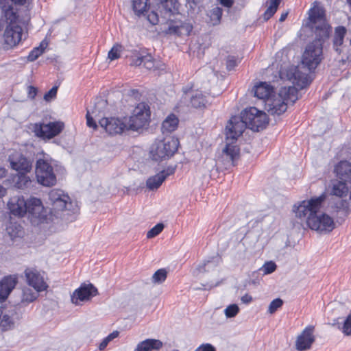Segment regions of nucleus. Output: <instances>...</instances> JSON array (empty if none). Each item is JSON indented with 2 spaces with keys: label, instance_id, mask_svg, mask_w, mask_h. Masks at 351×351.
Listing matches in <instances>:
<instances>
[{
  "label": "nucleus",
  "instance_id": "1",
  "mask_svg": "<svg viewBox=\"0 0 351 351\" xmlns=\"http://www.w3.org/2000/svg\"><path fill=\"white\" fill-rule=\"evenodd\" d=\"M326 198V194L323 193L318 197L301 202L297 207L294 206L295 216L305 219L307 226L313 230L319 232H331L335 228L333 219L328 215L320 212Z\"/></svg>",
  "mask_w": 351,
  "mask_h": 351
},
{
  "label": "nucleus",
  "instance_id": "2",
  "mask_svg": "<svg viewBox=\"0 0 351 351\" xmlns=\"http://www.w3.org/2000/svg\"><path fill=\"white\" fill-rule=\"evenodd\" d=\"M247 128L243 119L234 116L228 121L226 125V147L223 149L221 159L223 161L226 169L234 167L237 161L239 159L240 149L234 143L240 136L245 128Z\"/></svg>",
  "mask_w": 351,
  "mask_h": 351
},
{
  "label": "nucleus",
  "instance_id": "3",
  "mask_svg": "<svg viewBox=\"0 0 351 351\" xmlns=\"http://www.w3.org/2000/svg\"><path fill=\"white\" fill-rule=\"evenodd\" d=\"M160 8L169 16L168 34L181 35L184 32L189 34L193 26L182 21V14L178 12V0H160Z\"/></svg>",
  "mask_w": 351,
  "mask_h": 351
},
{
  "label": "nucleus",
  "instance_id": "4",
  "mask_svg": "<svg viewBox=\"0 0 351 351\" xmlns=\"http://www.w3.org/2000/svg\"><path fill=\"white\" fill-rule=\"evenodd\" d=\"M298 99L295 86L282 87L277 97L265 101V109L272 115H280L287 110L289 104H293Z\"/></svg>",
  "mask_w": 351,
  "mask_h": 351
},
{
  "label": "nucleus",
  "instance_id": "5",
  "mask_svg": "<svg viewBox=\"0 0 351 351\" xmlns=\"http://www.w3.org/2000/svg\"><path fill=\"white\" fill-rule=\"evenodd\" d=\"M179 145L178 139L167 137L156 140L151 146L149 154L153 160L161 161L171 157L177 151Z\"/></svg>",
  "mask_w": 351,
  "mask_h": 351
},
{
  "label": "nucleus",
  "instance_id": "6",
  "mask_svg": "<svg viewBox=\"0 0 351 351\" xmlns=\"http://www.w3.org/2000/svg\"><path fill=\"white\" fill-rule=\"evenodd\" d=\"M49 203L55 211H68L75 215L78 211L77 206L71 201L70 197L60 189H52L48 193Z\"/></svg>",
  "mask_w": 351,
  "mask_h": 351
},
{
  "label": "nucleus",
  "instance_id": "7",
  "mask_svg": "<svg viewBox=\"0 0 351 351\" xmlns=\"http://www.w3.org/2000/svg\"><path fill=\"white\" fill-rule=\"evenodd\" d=\"M35 173L38 183L43 186H53L57 182L53 168L51 162L45 156L44 158L37 160Z\"/></svg>",
  "mask_w": 351,
  "mask_h": 351
},
{
  "label": "nucleus",
  "instance_id": "8",
  "mask_svg": "<svg viewBox=\"0 0 351 351\" xmlns=\"http://www.w3.org/2000/svg\"><path fill=\"white\" fill-rule=\"evenodd\" d=\"M241 115L247 128L253 131L258 132L263 130L269 122L267 114L255 107L244 109Z\"/></svg>",
  "mask_w": 351,
  "mask_h": 351
},
{
  "label": "nucleus",
  "instance_id": "9",
  "mask_svg": "<svg viewBox=\"0 0 351 351\" xmlns=\"http://www.w3.org/2000/svg\"><path fill=\"white\" fill-rule=\"evenodd\" d=\"M322 44L319 40H313L306 47L302 54V64L308 71L315 70L322 59Z\"/></svg>",
  "mask_w": 351,
  "mask_h": 351
},
{
  "label": "nucleus",
  "instance_id": "10",
  "mask_svg": "<svg viewBox=\"0 0 351 351\" xmlns=\"http://www.w3.org/2000/svg\"><path fill=\"white\" fill-rule=\"evenodd\" d=\"M64 128L62 121L38 122L32 125L35 136L43 140H50L60 134Z\"/></svg>",
  "mask_w": 351,
  "mask_h": 351
},
{
  "label": "nucleus",
  "instance_id": "11",
  "mask_svg": "<svg viewBox=\"0 0 351 351\" xmlns=\"http://www.w3.org/2000/svg\"><path fill=\"white\" fill-rule=\"evenodd\" d=\"M150 117L149 106L145 103H140L134 108L133 114L128 120V129L137 131L145 127Z\"/></svg>",
  "mask_w": 351,
  "mask_h": 351
},
{
  "label": "nucleus",
  "instance_id": "12",
  "mask_svg": "<svg viewBox=\"0 0 351 351\" xmlns=\"http://www.w3.org/2000/svg\"><path fill=\"white\" fill-rule=\"evenodd\" d=\"M128 118L123 119L110 117H104L99 121V125L103 128L110 135L120 134L125 130H128Z\"/></svg>",
  "mask_w": 351,
  "mask_h": 351
},
{
  "label": "nucleus",
  "instance_id": "13",
  "mask_svg": "<svg viewBox=\"0 0 351 351\" xmlns=\"http://www.w3.org/2000/svg\"><path fill=\"white\" fill-rule=\"evenodd\" d=\"M9 162L12 169L19 174L27 173L32 169L33 161L19 152H14L10 155Z\"/></svg>",
  "mask_w": 351,
  "mask_h": 351
},
{
  "label": "nucleus",
  "instance_id": "14",
  "mask_svg": "<svg viewBox=\"0 0 351 351\" xmlns=\"http://www.w3.org/2000/svg\"><path fill=\"white\" fill-rule=\"evenodd\" d=\"M97 294V289L93 284H82L71 295V302L77 305L80 302L89 300Z\"/></svg>",
  "mask_w": 351,
  "mask_h": 351
},
{
  "label": "nucleus",
  "instance_id": "15",
  "mask_svg": "<svg viewBox=\"0 0 351 351\" xmlns=\"http://www.w3.org/2000/svg\"><path fill=\"white\" fill-rule=\"evenodd\" d=\"M23 34L22 27L17 24H9L4 32V43L8 47L16 46L21 40Z\"/></svg>",
  "mask_w": 351,
  "mask_h": 351
},
{
  "label": "nucleus",
  "instance_id": "16",
  "mask_svg": "<svg viewBox=\"0 0 351 351\" xmlns=\"http://www.w3.org/2000/svg\"><path fill=\"white\" fill-rule=\"evenodd\" d=\"M25 276L27 284L32 287L37 292L45 291L47 285L40 272L34 268H27L25 270Z\"/></svg>",
  "mask_w": 351,
  "mask_h": 351
},
{
  "label": "nucleus",
  "instance_id": "17",
  "mask_svg": "<svg viewBox=\"0 0 351 351\" xmlns=\"http://www.w3.org/2000/svg\"><path fill=\"white\" fill-rule=\"evenodd\" d=\"M27 213L32 217L44 220L47 218V210L42 202L36 197H31L26 200Z\"/></svg>",
  "mask_w": 351,
  "mask_h": 351
},
{
  "label": "nucleus",
  "instance_id": "18",
  "mask_svg": "<svg viewBox=\"0 0 351 351\" xmlns=\"http://www.w3.org/2000/svg\"><path fill=\"white\" fill-rule=\"evenodd\" d=\"M313 331L314 327L308 326L302 330L301 334L298 335L295 342V346L298 350L303 351L311 348L315 341Z\"/></svg>",
  "mask_w": 351,
  "mask_h": 351
},
{
  "label": "nucleus",
  "instance_id": "19",
  "mask_svg": "<svg viewBox=\"0 0 351 351\" xmlns=\"http://www.w3.org/2000/svg\"><path fill=\"white\" fill-rule=\"evenodd\" d=\"M8 208L12 215L23 217L27 213L26 200L21 195L13 196L8 202Z\"/></svg>",
  "mask_w": 351,
  "mask_h": 351
},
{
  "label": "nucleus",
  "instance_id": "20",
  "mask_svg": "<svg viewBox=\"0 0 351 351\" xmlns=\"http://www.w3.org/2000/svg\"><path fill=\"white\" fill-rule=\"evenodd\" d=\"M17 283V277L14 275L5 276L0 281V302H4L15 287Z\"/></svg>",
  "mask_w": 351,
  "mask_h": 351
},
{
  "label": "nucleus",
  "instance_id": "21",
  "mask_svg": "<svg viewBox=\"0 0 351 351\" xmlns=\"http://www.w3.org/2000/svg\"><path fill=\"white\" fill-rule=\"evenodd\" d=\"M337 176L341 180L351 182V163L346 161H340L335 167Z\"/></svg>",
  "mask_w": 351,
  "mask_h": 351
},
{
  "label": "nucleus",
  "instance_id": "22",
  "mask_svg": "<svg viewBox=\"0 0 351 351\" xmlns=\"http://www.w3.org/2000/svg\"><path fill=\"white\" fill-rule=\"evenodd\" d=\"M162 342L159 339H147L139 342L134 351L158 350L162 347Z\"/></svg>",
  "mask_w": 351,
  "mask_h": 351
},
{
  "label": "nucleus",
  "instance_id": "23",
  "mask_svg": "<svg viewBox=\"0 0 351 351\" xmlns=\"http://www.w3.org/2000/svg\"><path fill=\"white\" fill-rule=\"evenodd\" d=\"M273 90V87L267 82H261L254 87V96L265 101L270 98Z\"/></svg>",
  "mask_w": 351,
  "mask_h": 351
},
{
  "label": "nucleus",
  "instance_id": "24",
  "mask_svg": "<svg viewBox=\"0 0 351 351\" xmlns=\"http://www.w3.org/2000/svg\"><path fill=\"white\" fill-rule=\"evenodd\" d=\"M0 8L2 13L9 24H16L18 15L14 10L12 5L6 2V0H0Z\"/></svg>",
  "mask_w": 351,
  "mask_h": 351
},
{
  "label": "nucleus",
  "instance_id": "25",
  "mask_svg": "<svg viewBox=\"0 0 351 351\" xmlns=\"http://www.w3.org/2000/svg\"><path fill=\"white\" fill-rule=\"evenodd\" d=\"M190 103L193 108L199 109L206 108L209 104L206 95L199 90L191 93Z\"/></svg>",
  "mask_w": 351,
  "mask_h": 351
},
{
  "label": "nucleus",
  "instance_id": "26",
  "mask_svg": "<svg viewBox=\"0 0 351 351\" xmlns=\"http://www.w3.org/2000/svg\"><path fill=\"white\" fill-rule=\"evenodd\" d=\"M328 208L332 214L339 212L347 214L349 210L348 202L346 200L332 197L329 202Z\"/></svg>",
  "mask_w": 351,
  "mask_h": 351
},
{
  "label": "nucleus",
  "instance_id": "27",
  "mask_svg": "<svg viewBox=\"0 0 351 351\" xmlns=\"http://www.w3.org/2000/svg\"><path fill=\"white\" fill-rule=\"evenodd\" d=\"M291 79L293 84L300 89L306 87L311 83L308 75L302 73L298 68L295 69Z\"/></svg>",
  "mask_w": 351,
  "mask_h": 351
},
{
  "label": "nucleus",
  "instance_id": "28",
  "mask_svg": "<svg viewBox=\"0 0 351 351\" xmlns=\"http://www.w3.org/2000/svg\"><path fill=\"white\" fill-rule=\"evenodd\" d=\"M346 32L347 29L344 26H337L335 29V34L333 37V48L339 54H340L341 52V47L343 44Z\"/></svg>",
  "mask_w": 351,
  "mask_h": 351
},
{
  "label": "nucleus",
  "instance_id": "29",
  "mask_svg": "<svg viewBox=\"0 0 351 351\" xmlns=\"http://www.w3.org/2000/svg\"><path fill=\"white\" fill-rule=\"evenodd\" d=\"M178 118L173 114L167 117L162 123L161 130L163 134H168L175 131L178 125Z\"/></svg>",
  "mask_w": 351,
  "mask_h": 351
},
{
  "label": "nucleus",
  "instance_id": "30",
  "mask_svg": "<svg viewBox=\"0 0 351 351\" xmlns=\"http://www.w3.org/2000/svg\"><path fill=\"white\" fill-rule=\"evenodd\" d=\"M221 262V256L217 254L206 259L202 264L198 266L197 269L199 272H209L216 268Z\"/></svg>",
  "mask_w": 351,
  "mask_h": 351
},
{
  "label": "nucleus",
  "instance_id": "31",
  "mask_svg": "<svg viewBox=\"0 0 351 351\" xmlns=\"http://www.w3.org/2000/svg\"><path fill=\"white\" fill-rule=\"evenodd\" d=\"M16 319H18V315L14 311H10L8 313H2L0 318V327L3 330L12 328L14 325Z\"/></svg>",
  "mask_w": 351,
  "mask_h": 351
},
{
  "label": "nucleus",
  "instance_id": "32",
  "mask_svg": "<svg viewBox=\"0 0 351 351\" xmlns=\"http://www.w3.org/2000/svg\"><path fill=\"white\" fill-rule=\"evenodd\" d=\"M346 182L341 180L332 181L331 183L330 194L338 197L346 196L348 192V188Z\"/></svg>",
  "mask_w": 351,
  "mask_h": 351
},
{
  "label": "nucleus",
  "instance_id": "33",
  "mask_svg": "<svg viewBox=\"0 0 351 351\" xmlns=\"http://www.w3.org/2000/svg\"><path fill=\"white\" fill-rule=\"evenodd\" d=\"M331 28V26L325 22L316 27L315 40H319L323 45V43L329 38Z\"/></svg>",
  "mask_w": 351,
  "mask_h": 351
},
{
  "label": "nucleus",
  "instance_id": "34",
  "mask_svg": "<svg viewBox=\"0 0 351 351\" xmlns=\"http://www.w3.org/2000/svg\"><path fill=\"white\" fill-rule=\"evenodd\" d=\"M165 181L164 176L158 173L157 174L149 177L146 181V186L150 191L158 189Z\"/></svg>",
  "mask_w": 351,
  "mask_h": 351
},
{
  "label": "nucleus",
  "instance_id": "35",
  "mask_svg": "<svg viewBox=\"0 0 351 351\" xmlns=\"http://www.w3.org/2000/svg\"><path fill=\"white\" fill-rule=\"evenodd\" d=\"M6 232L12 241L18 237H22L24 233L22 226L16 223H10L6 227Z\"/></svg>",
  "mask_w": 351,
  "mask_h": 351
},
{
  "label": "nucleus",
  "instance_id": "36",
  "mask_svg": "<svg viewBox=\"0 0 351 351\" xmlns=\"http://www.w3.org/2000/svg\"><path fill=\"white\" fill-rule=\"evenodd\" d=\"M309 20L315 23L319 20H322L324 18V10L322 8L314 5L309 11Z\"/></svg>",
  "mask_w": 351,
  "mask_h": 351
},
{
  "label": "nucleus",
  "instance_id": "37",
  "mask_svg": "<svg viewBox=\"0 0 351 351\" xmlns=\"http://www.w3.org/2000/svg\"><path fill=\"white\" fill-rule=\"evenodd\" d=\"M34 180L26 175V173L19 174L15 182V186L19 189H26L32 185Z\"/></svg>",
  "mask_w": 351,
  "mask_h": 351
},
{
  "label": "nucleus",
  "instance_id": "38",
  "mask_svg": "<svg viewBox=\"0 0 351 351\" xmlns=\"http://www.w3.org/2000/svg\"><path fill=\"white\" fill-rule=\"evenodd\" d=\"M149 0H133L132 8L134 13L140 16L147 12V1Z\"/></svg>",
  "mask_w": 351,
  "mask_h": 351
},
{
  "label": "nucleus",
  "instance_id": "39",
  "mask_svg": "<svg viewBox=\"0 0 351 351\" xmlns=\"http://www.w3.org/2000/svg\"><path fill=\"white\" fill-rule=\"evenodd\" d=\"M47 45V43H44L43 41L41 42L38 47H34L29 53V55L27 57V60L29 62H34L38 59L44 53Z\"/></svg>",
  "mask_w": 351,
  "mask_h": 351
},
{
  "label": "nucleus",
  "instance_id": "40",
  "mask_svg": "<svg viewBox=\"0 0 351 351\" xmlns=\"http://www.w3.org/2000/svg\"><path fill=\"white\" fill-rule=\"evenodd\" d=\"M281 2V0H269V7L263 14V18L265 21L269 20L276 12L277 9Z\"/></svg>",
  "mask_w": 351,
  "mask_h": 351
},
{
  "label": "nucleus",
  "instance_id": "41",
  "mask_svg": "<svg viewBox=\"0 0 351 351\" xmlns=\"http://www.w3.org/2000/svg\"><path fill=\"white\" fill-rule=\"evenodd\" d=\"M37 297L38 292L36 291H34L32 289L26 287L23 289L21 302L26 303L32 302Z\"/></svg>",
  "mask_w": 351,
  "mask_h": 351
},
{
  "label": "nucleus",
  "instance_id": "42",
  "mask_svg": "<svg viewBox=\"0 0 351 351\" xmlns=\"http://www.w3.org/2000/svg\"><path fill=\"white\" fill-rule=\"evenodd\" d=\"M222 9L219 7H215L210 11L208 16L210 19V23L213 25H216L220 23L222 16Z\"/></svg>",
  "mask_w": 351,
  "mask_h": 351
},
{
  "label": "nucleus",
  "instance_id": "43",
  "mask_svg": "<svg viewBox=\"0 0 351 351\" xmlns=\"http://www.w3.org/2000/svg\"><path fill=\"white\" fill-rule=\"evenodd\" d=\"M167 272L165 269H158L152 276V280L155 284H161L166 280Z\"/></svg>",
  "mask_w": 351,
  "mask_h": 351
},
{
  "label": "nucleus",
  "instance_id": "44",
  "mask_svg": "<svg viewBox=\"0 0 351 351\" xmlns=\"http://www.w3.org/2000/svg\"><path fill=\"white\" fill-rule=\"evenodd\" d=\"M283 304V300L280 298H276L273 300L269 306L268 313L269 314H274L278 308H280Z\"/></svg>",
  "mask_w": 351,
  "mask_h": 351
},
{
  "label": "nucleus",
  "instance_id": "45",
  "mask_svg": "<svg viewBox=\"0 0 351 351\" xmlns=\"http://www.w3.org/2000/svg\"><path fill=\"white\" fill-rule=\"evenodd\" d=\"M239 311V306L237 304H230V305L228 306L225 308L224 313H225V315L226 316V317L232 318V317H235L238 314Z\"/></svg>",
  "mask_w": 351,
  "mask_h": 351
},
{
  "label": "nucleus",
  "instance_id": "46",
  "mask_svg": "<svg viewBox=\"0 0 351 351\" xmlns=\"http://www.w3.org/2000/svg\"><path fill=\"white\" fill-rule=\"evenodd\" d=\"M119 335V332L114 331L112 333L109 334L106 337H105L103 341L99 343V349L100 350H104L109 342L114 339V338L117 337Z\"/></svg>",
  "mask_w": 351,
  "mask_h": 351
},
{
  "label": "nucleus",
  "instance_id": "47",
  "mask_svg": "<svg viewBox=\"0 0 351 351\" xmlns=\"http://www.w3.org/2000/svg\"><path fill=\"white\" fill-rule=\"evenodd\" d=\"M276 264L273 261L266 262L260 269L264 274H270L276 269Z\"/></svg>",
  "mask_w": 351,
  "mask_h": 351
},
{
  "label": "nucleus",
  "instance_id": "48",
  "mask_svg": "<svg viewBox=\"0 0 351 351\" xmlns=\"http://www.w3.org/2000/svg\"><path fill=\"white\" fill-rule=\"evenodd\" d=\"M164 225L161 223H157L147 233V237L148 239L153 238L159 234L163 230Z\"/></svg>",
  "mask_w": 351,
  "mask_h": 351
},
{
  "label": "nucleus",
  "instance_id": "49",
  "mask_svg": "<svg viewBox=\"0 0 351 351\" xmlns=\"http://www.w3.org/2000/svg\"><path fill=\"white\" fill-rule=\"evenodd\" d=\"M121 46L119 45H114L112 49L109 51L108 58L110 60H114L119 58L120 56V51Z\"/></svg>",
  "mask_w": 351,
  "mask_h": 351
},
{
  "label": "nucleus",
  "instance_id": "50",
  "mask_svg": "<svg viewBox=\"0 0 351 351\" xmlns=\"http://www.w3.org/2000/svg\"><path fill=\"white\" fill-rule=\"evenodd\" d=\"M143 65L148 70L155 67V62L154 58L150 54H147L143 56Z\"/></svg>",
  "mask_w": 351,
  "mask_h": 351
},
{
  "label": "nucleus",
  "instance_id": "51",
  "mask_svg": "<svg viewBox=\"0 0 351 351\" xmlns=\"http://www.w3.org/2000/svg\"><path fill=\"white\" fill-rule=\"evenodd\" d=\"M342 332L346 335H351V313L347 317L343 322Z\"/></svg>",
  "mask_w": 351,
  "mask_h": 351
},
{
  "label": "nucleus",
  "instance_id": "52",
  "mask_svg": "<svg viewBox=\"0 0 351 351\" xmlns=\"http://www.w3.org/2000/svg\"><path fill=\"white\" fill-rule=\"evenodd\" d=\"M238 64V60L236 57L229 56L226 60V68L228 71L233 70Z\"/></svg>",
  "mask_w": 351,
  "mask_h": 351
},
{
  "label": "nucleus",
  "instance_id": "53",
  "mask_svg": "<svg viewBox=\"0 0 351 351\" xmlns=\"http://www.w3.org/2000/svg\"><path fill=\"white\" fill-rule=\"evenodd\" d=\"M58 87L53 86L48 92H47L44 95V99L46 101H50L53 99L57 95Z\"/></svg>",
  "mask_w": 351,
  "mask_h": 351
},
{
  "label": "nucleus",
  "instance_id": "54",
  "mask_svg": "<svg viewBox=\"0 0 351 351\" xmlns=\"http://www.w3.org/2000/svg\"><path fill=\"white\" fill-rule=\"evenodd\" d=\"M147 17L148 21L152 25H156L159 21L158 14L154 11L148 13Z\"/></svg>",
  "mask_w": 351,
  "mask_h": 351
},
{
  "label": "nucleus",
  "instance_id": "55",
  "mask_svg": "<svg viewBox=\"0 0 351 351\" xmlns=\"http://www.w3.org/2000/svg\"><path fill=\"white\" fill-rule=\"evenodd\" d=\"M86 123L89 128H93V129L97 128V125L96 122L94 121L93 118L90 116L89 110H87V113L86 114Z\"/></svg>",
  "mask_w": 351,
  "mask_h": 351
},
{
  "label": "nucleus",
  "instance_id": "56",
  "mask_svg": "<svg viewBox=\"0 0 351 351\" xmlns=\"http://www.w3.org/2000/svg\"><path fill=\"white\" fill-rule=\"evenodd\" d=\"M175 167H168L167 169H165L162 171H160L159 173L164 176L165 180L168 176L173 175L175 173Z\"/></svg>",
  "mask_w": 351,
  "mask_h": 351
},
{
  "label": "nucleus",
  "instance_id": "57",
  "mask_svg": "<svg viewBox=\"0 0 351 351\" xmlns=\"http://www.w3.org/2000/svg\"><path fill=\"white\" fill-rule=\"evenodd\" d=\"M195 351H216L215 348L210 343L199 346Z\"/></svg>",
  "mask_w": 351,
  "mask_h": 351
},
{
  "label": "nucleus",
  "instance_id": "58",
  "mask_svg": "<svg viewBox=\"0 0 351 351\" xmlns=\"http://www.w3.org/2000/svg\"><path fill=\"white\" fill-rule=\"evenodd\" d=\"M143 63V56L134 57L132 59L131 65L132 66H141Z\"/></svg>",
  "mask_w": 351,
  "mask_h": 351
},
{
  "label": "nucleus",
  "instance_id": "59",
  "mask_svg": "<svg viewBox=\"0 0 351 351\" xmlns=\"http://www.w3.org/2000/svg\"><path fill=\"white\" fill-rule=\"evenodd\" d=\"M37 94V89L32 86H29L28 87V97L31 99H34Z\"/></svg>",
  "mask_w": 351,
  "mask_h": 351
},
{
  "label": "nucleus",
  "instance_id": "60",
  "mask_svg": "<svg viewBox=\"0 0 351 351\" xmlns=\"http://www.w3.org/2000/svg\"><path fill=\"white\" fill-rule=\"evenodd\" d=\"M221 5L226 8H231L234 3L233 0H218Z\"/></svg>",
  "mask_w": 351,
  "mask_h": 351
},
{
  "label": "nucleus",
  "instance_id": "61",
  "mask_svg": "<svg viewBox=\"0 0 351 351\" xmlns=\"http://www.w3.org/2000/svg\"><path fill=\"white\" fill-rule=\"evenodd\" d=\"M241 301L243 303L249 304L252 300V297L248 294H245L241 297Z\"/></svg>",
  "mask_w": 351,
  "mask_h": 351
},
{
  "label": "nucleus",
  "instance_id": "62",
  "mask_svg": "<svg viewBox=\"0 0 351 351\" xmlns=\"http://www.w3.org/2000/svg\"><path fill=\"white\" fill-rule=\"evenodd\" d=\"M14 3L18 5H23L25 3L26 0H11Z\"/></svg>",
  "mask_w": 351,
  "mask_h": 351
},
{
  "label": "nucleus",
  "instance_id": "63",
  "mask_svg": "<svg viewBox=\"0 0 351 351\" xmlns=\"http://www.w3.org/2000/svg\"><path fill=\"white\" fill-rule=\"evenodd\" d=\"M287 15H288L287 12L282 13L279 19V21L283 22L287 19Z\"/></svg>",
  "mask_w": 351,
  "mask_h": 351
},
{
  "label": "nucleus",
  "instance_id": "64",
  "mask_svg": "<svg viewBox=\"0 0 351 351\" xmlns=\"http://www.w3.org/2000/svg\"><path fill=\"white\" fill-rule=\"evenodd\" d=\"M6 171L4 168L0 167V178L5 176Z\"/></svg>",
  "mask_w": 351,
  "mask_h": 351
}]
</instances>
